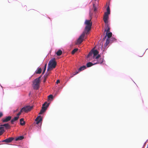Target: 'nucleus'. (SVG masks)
<instances>
[{"label": "nucleus", "instance_id": "obj_1", "mask_svg": "<svg viewBox=\"0 0 148 148\" xmlns=\"http://www.w3.org/2000/svg\"><path fill=\"white\" fill-rule=\"evenodd\" d=\"M42 75L34 80L33 82V87L34 89L38 90L39 88Z\"/></svg>", "mask_w": 148, "mask_h": 148}, {"label": "nucleus", "instance_id": "obj_2", "mask_svg": "<svg viewBox=\"0 0 148 148\" xmlns=\"http://www.w3.org/2000/svg\"><path fill=\"white\" fill-rule=\"evenodd\" d=\"M91 18L89 20H86L85 22V24L86 25L85 28V30L84 32H86V34H88L91 30L92 25V22H91Z\"/></svg>", "mask_w": 148, "mask_h": 148}, {"label": "nucleus", "instance_id": "obj_3", "mask_svg": "<svg viewBox=\"0 0 148 148\" xmlns=\"http://www.w3.org/2000/svg\"><path fill=\"white\" fill-rule=\"evenodd\" d=\"M56 65V63L55 61V59L53 58L49 61L47 71L51 70L52 69L55 68Z\"/></svg>", "mask_w": 148, "mask_h": 148}, {"label": "nucleus", "instance_id": "obj_4", "mask_svg": "<svg viewBox=\"0 0 148 148\" xmlns=\"http://www.w3.org/2000/svg\"><path fill=\"white\" fill-rule=\"evenodd\" d=\"M86 34V32H84L79 37L75 43L77 45L80 44L83 41V38L84 37L85 34Z\"/></svg>", "mask_w": 148, "mask_h": 148}, {"label": "nucleus", "instance_id": "obj_5", "mask_svg": "<svg viewBox=\"0 0 148 148\" xmlns=\"http://www.w3.org/2000/svg\"><path fill=\"white\" fill-rule=\"evenodd\" d=\"M49 103L47 104V102H45L42 105V109L39 114H41L44 112L47 109V108L49 106Z\"/></svg>", "mask_w": 148, "mask_h": 148}, {"label": "nucleus", "instance_id": "obj_6", "mask_svg": "<svg viewBox=\"0 0 148 148\" xmlns=\"http://www.w3.org/2000/svg\"><path fill=\"white\" fill-rule=\"evenodd\" d=\"M99 53L98 51L96 50L92 49L89 53L88 54L87 56V58H89L90 56H91L92 54H93V58H94L95 56L98 55Z\"/></svg>", "mask_w": 148, "mask_h": 148}, {"label": "nucleus", "instance_id": "obj_7", "mask_svg": "<svg viewBox=\"0 0 148 148\" xmlns=\"http://www.w3.org/2000/svg\"><path fill=\"white\" fill-rule=\"evenodd\" d=\"M33 108V107L32 106H27L23 107L21 109L23 112H25L27 113L31 111Z\"/></svg>", "mask_w": 148, "mask_h": 148}, {"label": "nucleus", "instance_id": "obj_8", "mask_svg": "<svg viewBox=\"0 0 148 148\" xmlns=\"http://www.w3.org/2000/svg\"><path fill=\"white\" fill-rule=\"evenodd\" d=\"M100 55L98 54L95 58V59L97 61L94 64H101L103 63V59L102 58L99 59L100 57Z\"/></svg>", "mask_w": 148, "mask_h": 148}, {"label": "nucleus", "instance_id": "obj_9", "mask_svg": "<svg viewBox=\"0 0 148 148\" xmlns=\"http://www.w3.org/2000/svg\"><path fill=\"white\" fill-rule=\"evenodd\" d=\"M108 15L104 14L103 18V20L105 24L108 23Z\"/></svg>", "mask_w": 148, "mask_h": 148}, {"label": "nucleus", "instance_id": "obj_10", "mask_svg": "<svg viewBox=\"0 0 148 148\" xmlns=\"http://www.w3.org/2000/svg\"><path fill=\"white\" fill-rule=\"evenodd\" d=\"M14 139L13 137H10L2 141L3 142H5L7 143H10Z\"/></svg>", "mask_w": 148, "mask_h": 148}, {"label": "nucleus", "instance_id": "obj_11", "mask_svg": "<svg viewBox=\"0 0 148 148\" xmlns=\"http://www.w3.org/2000/svg\"><path fill=\"white\" fill-rule=\"evenodd\" d=\"M105 31L107 33L110 32V24L109 23L105 24Z\"/></svg>", "mask_w": 148, "mask_h": 148}, {"label": "nucleus", "instance_id": "obj_12", "mask_svg": "<svg viewBox=\"0 0 148 148\" xmlns=\"http://www.w3.org/2000/svg\"><path fill=\"white\" fill-rule=\"evenodd\" d=\"M11 119V117L10 116H8L5 118H3L2 120L3 123L7 122L10 120Z\"/></svg>", "mask_w": 148, "mask_h": 148}, {"label": "nucleus", "instance_id": "obj_13", "mask_svg": "<svg viewBox=\"0 0 148 148\" xmlns=\"http://www.w3.org/2000/svg\"><path fill=\"white\" fill-rule=\"evenodd\" d=\"M42 119L40 116H38L35 119V121L36 122V124H38L40 121H42Z\"/></svg>", "mask_w": 148, "mask_h": 148}, {"label": "nucleus", "instance_id": "obj_14", "mask_svg": "<svg viewBox=\"0 0 148 148\" xmlns=\"http://www.w3.org/2000/svg\"><path fill=\"white\" fill-rule=\"evenodd\" d=\"M0 126L1 127H5V129H10V125L8 123L5 124L3 125H1Z\"/></svg>", "mask_w": 148, "mask_h": 148}, {"label": "nucleus", "instance_id": "obj_15", "mask_svg": "<svg viewBox=\"0 0 148 148\" xmlns=\"http://www.w3.org/2000/svg\"><path fill=\"white\" fill-rule=\"evenodd\" d=\"M19 117L16 116L13 119H12L11 121V123L12 124H13L14 122L15 121H17L19 118Z\"/></svg>", "mask_w": 148, "mask_h": 148}, {"label": "nucleus", "instance_id": "obj_16", "mask_svg": "<svg viewBox=\"0 0 148 148\" xmlns=\"http://www.w3.org/2000/svg\"><path fill=\"white\" fill-rule=\"evenodd\" d=\"M49 73H46L44 76L43 77H44V80H43V82H45L46 81L47 79L49 76Z\"/></svg>", "mask_w": 148, "mask_h": 148}, {"label": "nucleus", "instance_id": "obj_17", "mask_svg": "<svg viewBox=\"0 0 148 148\" xmlns=\"http://www.w3.org/2000/svg\"><path fill=\"white\" fill-rule=\"evenodd\" d=\"M110 14V10L109 6H108L107 8V12H105V14L109 15Z\"/></svg>", "mask_w": 148, "mask_h": 148}, {"label": "nucleus", "instance_id": "obj_18", "mask_svg": "<svg viewBox=\"0 0 148 148\" xmlns=\"http://www.w3.org/2000/svg\"><path fill=\"white\" fill-rule=\"evenodd\" d=\"M20 124L21 125H25V123L24 121V119L21 118L20 120Z\"/></svg>", "mask_w": 148, "mask_h": 148}, {"label": "nucleus", "instance_id": "obj_19", "mask_svg": "<svg viewBox=\"0 0 148 148\" xmlns=\"http://www.w3.org/2000/svg\"><path fill=\"white\" fill-rule=\"evenodd\" d=\"M23 138L24 137L23 136H20L16 138L15 139V140L16 141L20 140L23 139Z\"/></svg>", "mask_w": 148, "mask_h": 148}, {"label": "nucleus", "instance_id": "obj_20", "mask_svg": "<svg viewBox=\"0 0 148 148\" xmlns=\"http://www.w3.org/2000/svg\"><path fill=\"white\" fill-rule=\"evenodd\" d=\"M112 33H111V32H109L107 33L106 32V36H107V37L108 38H110V37H111L112 36Z\"/></svg>", "mask_w": 148, "mask_h": 148}, {"label": "nucleus", "instance_id": "obj_21", "mask_svg": "<svg viewBox=\"0 0 148 148\" xmlns=\"http://www.w3.org/2000/svg\"><path fill=\"white\" fill-rule=\"evenodd\" d=\"M62 53V51L61 50H59L56 53L58 56H60Z\"/></svg>", "mask_w": 148, "mask_h": 148}, {"label": "nucleus", "instance_id": "obj_22", "mask_svg": "<svg viewBox=\"0 0 148 148\" xmlns=\"http://www.w3.org/2000/svg\"><path fill=\"white\" fill-rule=\"evenodd\" d=\"M93 64H93L92 63L90 62L87 63L86 64V66L87 67H89L92 66Z\"/></svg>", "mask_w": 148, "mask_h": 148}, {"label": "nucleus", "instance_id": "obj_23", "mask_svg": "<svg viewBox=\"0 0 148 148\" xmlns=\"http://www.w3.org/2000/svg\"><path fill=\"white\" fill-rule=\"evenodd\" d=\"M41 68H39L38 69V70L36 72V74H40L41 73Z\"/></svg>", "mask_w": 148, "mask_h": 148}, {"label": "nucleus", "instance_id": "obj_24", "mask_svg": "<svg viewBox=\"0 0 148 148\" xmlns=\"http://www.w3.org/2000/svg\"><path fill=\"white\" fill-rule=\"evenodd\" d=\"M86 68V66H83L81 67L79 69V70L80 71H82Z\"/></svg>", "mask_w": 148, "mask_h": 148}, {"label": "nucleus", "instance_id": "obj_25", "mask_svg": "<svg viewBox=\"0 0 148 148\" xmlns=\"http://www.w3.org/2000/svg\"><path fill=\"white\" fill-rule=\"evenodd\" d=\"M109 39L108 38H107L106 40V41L105 43V46H107L109 44Z\"/></svg>", "mask_w": 148, "mask_h": 148}, {"label": "nucleus", "instance_id": "obj_26", "mask_svg": "<svg viewBox=\"0 0 148 148\" xmlns=\"http://www.w3.org/2000/svg\"><path fill=\"white\" fill-rule=\"evenodd\" d=\"M78 50V49L77 48L74 49L72 51L71 53L72 54H74Z\"/></svg>", "mask_w": 148, "mask_h": 148}, {"label": "nucleus", "instance_id": "obj_27", "mask_svg": "<svg viewBox=\"0 0 148 148\" xmlns=\"http://www.w3.org/2000/svg\"><path fill=\"white\" fill-rule=\"evenodd\" d=\"M47 65V64H46L45 65L43 71L42 73V75H43L45 73V71L46 70V69Z\"/></svg>", "mask_w": 148, "mask_h": 148}, {"label": "nucleus", "instance_id": "obj_28", "mask_svg": "<svg viewBox=\"0 0 148 148\" xmlns=\"http://www.w3.org/2000/svg\"><path fill=\"white\" fill-rule=\"evenodd\" d=\"M23 112V111L22 110H21H21L17 114V116H18V117H19V116L21 114V113L22 112Z\"/></svg>", "mask_w": 148, "mask_h": 148}, {"label": "nucleus", "instance_id": "obj_29", "mask_svg": "<svg viewBox=\"0 0 148 148\" xmlns=\"http://www.w3.org/2000/svg\"><path fill=\"white\" fill-rule=\"evenodd\" d=\"M93 7L94 8V11H95L97 10V8H96V7H95V4L94 3L93 4Z\"/></svg>", "mask_w": 148, "mask_h": 148}, {"label": "nucleus", "instance_id": "obj_30", "mask_svg": "<svg viewBox=\"0 0 148 148\" xmlns=\"http://www.w3.org/2000/svg\"><path fill=\"white\" fill-rule=\"evenodd\" d=\"M53 97V96L51 95H49L48 96V98L49 99H52Z\"/></svg>", "mask_w": 148, "mask_h": 148}, {"label": "nucleus", "instance_id": "obj_31", "mask_svg": "<svg viewBox=\"0 0 148 148\" xmlns=\"http://www.w3.org/2000/svg\"><path fill=\"white\" fill-rule=\"evenodd\" d=\"M5 132L3 130L0 131V136L2 135Z\"/></svg>", "mask_w": 148, "mask_h": 148}, {"label": "nucleus", "instance_id": "obj_32", "mask_svg": "<svg viewBox=\"0 0 148 148\" xmlns=\"http://www.w3.org/2000/svg\"><path fill=\"white\" fill-rule=\"evenodd\" d=\"M78 73V72H76L75 73H73V75H76L77 73Z\"/></svg>", "mask_w": 148, "mask_h": 148}, {"label": "nucleus", "instance_id": "obj_33", "mask_svg": "<svg viewBox=\"0 0 148 148\" xmlns=\"http://www.w3.org/2000/svg\"><path fill=\"white\" fill-rule=\"evenodd\" d=\"M3 115V113L2 112H0V118Z\"/></svg>", "mask_w": 148, "mask_h": 148}, {"label": "nucleus", "instance_id": "obj_34", "mask_svg": "<svg viewBox=\"0 0 148 148\" xmlns=\"http://www.w3.org/2000/svg\"><path fill=\"white\" fill-rule=\"evenodd\" d=\"M60 82V81L59 80H58L57 81H56V84H58V83H59Z\"/></svg>", "mask_w": 148, "mask_h": 148}, {"label": "nucleus", "instance_id": "obj_35", "mask_svg": "<svg viewBox=\"0 0 148 148\" xmlns=\"http://www.w3.org/2000/svg\"><path fill=\"white\" fill-rule=\"evenodd\" d=\"M106 36H105L104 38H103V40H105V39H106Z\"/></svg>", "mask_w": 148, "mask_h": 148}, {"label": "nucleus", "instance_id": "obj_36", "mask_svg": "<svg viewBox=\"0 0 148 148\" xmlns=\"http://www.w3.org/2000/svg\"><path fill=\"white\" fill-rule=\"evenodd\" d=\"M74 75H73H73H71L70 78L73 77Z\"/></svg>", "mask_w": 148, "mask_h": 148}, {"label": "nucleus", "instance_id": "obj_37", "mask_svg": "<svg viewBox=\"0 0 148 148\" xmlns=\"http://www.w3.org/2000/svg\"><path fill=\"white\" fill-rule=\"evenodd\" d=\"M113 40H116V39L115 38H113Z\"/></svg>", "mask_w": 148, "mask_h": 148}, {"label": "nucleus", "instance_id": "obj_38", "mask_svg": "<svg viewBox=\"0 0 148 148\" xmlns=\"http://www.w3.org/2000/svg\"><path fill=\"white\" fill-rule=\"evenodd\" d=\"M41 123L40 124V127L41 126Z\"/></svg>", "mask_w": 148, "mask_h": 148}, {"label": "nucleus", "instance_id": "obj_39", "mask_svg": "<svg viewBox=\"0 0 148 148\" xmlns=\"http://www.w3.org/2000/svg\"><path fill=\"white\" fill-rule=\"evenodd\" d=\"M95 0V1H96V0Z\"/></svg>", "mask_w": 148, "mask_h": 148}]
</instances>
